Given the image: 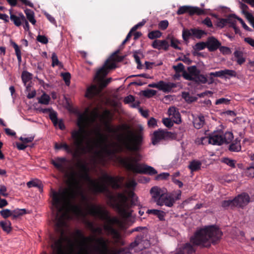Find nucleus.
Masks as SVG:
<instances>
[{
  "instance_id": "f257e3e1",
  "label": "nucleus",
  "mask_w": 254,
  "mask_h": 254,
  "mask_svg": "<svg viewBox=\"0 0 254 254\" xmlns=\"http://www.w3.org/2000/svg\"><path fill=\"white\" fill-rule=\"evenodd\" d=\"M65 158H57L52 160V164L63 173L66 179L68 185V189L56 191L51 189V196L52 204L57 211L55 230L59 235V239L55 240L51 247L56 254H64V243L71 252L73 251L74 243L70 238L71 235L67 221L70 218L69 212L71 211L77 216L84 217L85 213L80 205L73 204L71 201L77 195H80L83 200H86V197L82 191V181L88 183L92 191H102L106 189L103 184L98 182L97 180H92L89 175V168L85 162L78 160L76 166L78 168L77 172H68Z\"/></svg>"
},
{
  "instance_id": "f03ea898",
  "label": "nucleus",
  "mask_w": 254,
  "mask_h": 254,
  "mask_svg": "<svg viewBox=\"0 0 254 254\" xmlns=\"http://www.w3.org/2000/svg\"><path fill=\"white\" fill-rule=\"evenodd\" d=\"M99 114L96 109L89 114L86 111L79 115L77 121L78 128L71 132L72 147L66 143H55L57 149H64L73 158L79 160L82 155L90 153L95 149L96 156L101 160L109 158L119 150L117 143L109 140V136L101 132V126L97 119Z\"/></svg>"
},
{
  "instance_id": "7ed1b4c3",
  "label": "nucleus",
  "mask_w": 254,
  "mask_h": 254,
  "mask_svg": "<svg viewBox=\"0 0 254 254\" xmlns=\"http://www.w3.org/2000/svg\"><path fill=\"white\" fill-rule=\"evenodd\" d=\"M124 180L123 177L116 178L109 176L107 173H104L101 178V181L97 180L101 184H103L106 187V189L102 191H93V192H104L107 193L108 197L112 204L119 211L121 215L124 218H128L131 215V211L129 209V204L128 199L131 198L132 204H135L137 197L132 190H128L134 188L137 185L136 182L131 180L126 184L127 190L124 193H118L116 195L112 194L109 190L108 186H111L112 188L117 189L121 187Z\"/></svg>"
},
{
  "instance_id": "20e7f679",
  "label": "nucleus",
  "mask_w": 254,
  "mask_h": 254,
  "mask_svg": "<svg viewBox=\"0 0 254 254\" xmlns=\"http://www.w3.org/2000/svg\"><path fill=\"white\" fill-rule=\"evenodd\" d=\"M119 53L120 50L114 52L110 59L106 61L104 65L97 71L94 79L99 84L100 87H98L95 85H92L89 87L85 94L86 97L91 98L98 95L100 92L101 89L106 87L111 81L112 78H109L106 80H104V78L109 73L110 69L116 67V64L114 62L110 63V61L121 62L124 59V57L118 55Z\"/></svg>"
},
{
  "instance_id": "39448f33",
  "label": "nucleus",
  "mask_w": 254,
  "mask_h": 254,
  "mask_svg": "<svg viewBox=\"0 0 254 254\" xmlns=\"http://www.w3.org/2000/svg\"><path fill=\"white\" fill-rule=\"evenodd\" d=\"M105 128L108 132L115 134L118 130L121 129L122 132L116 134L117 140L128 150L136 151L139 149L143 139L141 131L135 133L127 125H123L115 128L111 127L107 123L105 124Z\"/></svg>"
},
{
  "instance_id": "423d86ee",
  "label": "nucleus",
  "mask_w": 254,
  "mask_h": 254,
  "mask_svg": "<svg viewBox=\"0 0 254 254\" xmlns=\"http://www.w3.org/2000/svg\"><path fill=\"white\" fill-rule=\"evenodd\" d=\"M88 211L91 215L106 221V223L103 226V228L107 232L108 235H112L116 240L120 238V234L118 231L113 228V225L115 224L118 227L122 228L123 224L120 220L116 217L110 218L108 215L107 212L100 205H90L88 206Z\"/></svg>"
},
{
  "instance_id": "0eeeda50",
  "label": "nucleus",
  "mask_w": 254,
  "mask_h": 254,
  "mask_svg": "<svg viewBox=\"0 0 254 254\" xmlns=\"http://www.w3.org/2000/svg\"><path fill=\"white\" fill-rule=\"evenodd\" d=\"M222 235V232L216 227L210 226L197 231L191 238L190 242L194 245L208 247L211 244L219 241Z\"/></svg>"
},
{
  "instance_id": "6e6552de",
  "label": "nucleus",
  "mask_w": 254,
  "mask_h": 254,
  "mask_svg": "<svg viewBox=\"0 0 254 254\" xmlns=\"http://www.w3.org/2000/svg\"><path fill=\"white\" fill-rule=\"evenodd\" d=\"M208 137V143L215 145H221L223 143L228 144L234 138L232 132H224L221 130L214 131Z\"/></svg>"
},
{
  "instance_id": "1a4fd4ad",
  "label": "nucleus",
  "mask_w": 254,
  "mask_h": 254,
  "mask_svg": "<svg viewBox=\"0 0 254 254\" xmlns=\"http://www.w3.org/2000/svg\"><path fill=\"white\" fill-rule=\"evenodd\" d=\"M125 164L131 171L135 173L149 175H154L157 174V171L153 167L145 164L133 165L132 164H129L128 162H126Z\"/></svg>"
},
{
  "instance_id": "9d476101",
  "label": "nucleus",
  "mask_w": 254,
  "mask_h": 254,
  "mask_svg": "<svg viewBox=\"0 0 254 254\" xmlns=\"http://www.w3.org/2000/svg\"><path fill=\"white\" fill-rule=\"evenodd\" d=\"M173 134L166 130L159 129L155 131L152 136V142L154 145L157 144L160 141L163 139H167L172 138Z\"/></svg>"
},
{
  "instance_id": "9b49d317",
  "label": "nucleus",
  "mask_w": 254,
  "mask_h": 254,
  "mask_svg": "<svg viewBox=\"0 0 254 254\" xmlns=\"http://www.w3.org/2000/svg\"><path fill=\"white\" fill-rule=\"evenodd\" d=\"M187 12L189 13L190 15H193L194 14L201 15L204 13V11L198 7L184 5L179 8L177 11V14L181 15Z\"/></svg>"
},
{
  "instance_id": "f8f14e48",
  "label": "nucleus",
  "mask_w": 254,
  "mask_h": 254,
  "mask_svg": "<svg viewBox=\"0 0 254 254\" xmlns=\"http://www.w3.org/2000/svg\"><path fill=\"white\" fill-rule=\"evenodd\" d=\"M234 199L235 206L242 208L247 205L250 202V196L245 192L239 194Z\"/></svg>"
},
{
  "instance_id": "ddd939ff",
  "label": "nucleus",
  "mask_w": 254,
  "mask_h": 254,
  "mask_svg": "<svg viewBox=\"0 0 254 254\" xmlns=\"http://www.w3.org/2000/svg\"><path fill=\"white\" fill-rule=\"evenodd\" d=\"M167 190L164 189L160 188L158 187H153L150 190V193L154 201L157 204L159 200L163 197Z\"/></svg>"
},
{
  "instance_id": "4468645a",
  "label": "nucleus",
  "mask_w": 254,
  "mask_h": 254,
  "mask_svg": "<svg viewBox=\"0 0 254 254\" xmlns=\"http://www.w3.org/2000/svg\"><path fill=\"white\" fill-rule=\"evenodd\" d=\"M175 202V199L172 194H168L167 192L163 195L160 200H159L158 203L156 204L159 206L165 205L166 206L171 207Z\"/></svg>"
},
{
  "instance_id": "2eb2a0df",
  "label": "nucleus",
  "mask_w": 254,
  "mask_h": 254,
  "mask_svg": "<svg viewBox=\"0 0 254 254\" xmlns=\"http://www.w3.org/2000/svg\"><path fill=\"white\" fill-rule=\"evenodd\" d=\"M168 115L173 122L177 124L181 123V115L179 110L174 106L171 107L168 110Z\"/></svg>"
},
{
  "instance_id": "dca6fc26",
  "label": "nucleus",
  "mask_w": 254,
  "mask_h": 254,
  "mask_svg": "<svg viewBox=\"0 0 254 254\" xmlns=\"http://www.w3.org/2000/svg\"><path fill=\"white\" fill-rule=\"evenodd\" d=\"M141 156L140 155L136 154L134 157H128L121 159V163L127 170H130L127 166L125 164L126 162H128L129 164H132L133 165H142V164H138L137 162L140 161Z\"/></svg>"
},
{
  "instance_id": "f3484780",
  "label": "nucleus",
  "mask_w": 254,
  "mask_h": 254,
  "mask_svg": "<svg viewBox=\"0 0 254 254\" xmlns=\"http://www.w3.org/2000/svg\"><path fill=\"white\" fill-rule=\"evenodd\" d=\"M207 48L210 52L216 50L221 46V43L214 37H209L206 42Z\"/></svg>"
},
{
  "instance_id": "a211bd4d",
  "label": "nucleus",
  "mask_w": 254,
  "mask_h": 254,
  "mask_svg": "<svg viewBox=\"0 0 254 254\" xmlns=\"http://www.w3.org/2000/svg\"><path fill=\"white\" fill-rule=\"evenodd\" d=\"M167 40V39L164 40H155L153 42L152 46L154 48L158 50L163 49L165 51H168L169 48V45Z\"/></svg>"
},
{
  "instance_id": "6ab92c4d",
  "label": "nucleus",
  "mask_w": 254,
  "mask_h": 254,
  "mask_svg": "<svg viewBox=\"0 0 254 254\" xmlns=\"http://www.w3.org/2000/svg\"><path fill=\"white\" fill-rule=\"evenodd\" d=\"M175 87H176V85L174 83L171 82H166L162 80L159 81L158 89L163 91L164 92L168 93Z\"/></svg>"
},
{
  "instance_id": "aec40b11",
  "label": "nucleus",
  "mask_w": 254,
  "mask_h": 254,
  "mask_svg": "<svg viewBox=\"0 0 254 254\" xmlns=\"http://www.w3.org/2000/svg\"><path fill=\"white\" fill-rule=\"evenodd\" d=\"M143 239V238L142 236H138L134 242L131 244V246L132 247L138 246V249L140 250L146 248L148 245V242Z\"/></svg>"
},
{
  "instance_id": "412c9836",
  "label": "nucleus",
  "mask_w": 254,
  "mask_h": 254,
  "mask_svg": "<svg viewBox=\"0 0 254 254\" xmlns=\"http://www.w3.org/2000/svg\"><path fill=\"white\" fill-rule=\"evenodd\" d=\"M222 78L230 79L233 77L239 78L237 72L235 70L224 69L221 70Z\"/></svg>"
},
{
  "instance_id": "4be33fe9",
  "label": "nucleus",
  "mask_w": 254,
  "mask_h": 254,
  "mask_svg": "<svg viewBox=\"0 0 254 254\" xmlns=\"http://www.w3.org/2000/svg\"><path fill=\"white\" fill-rule=\"evenodd\" d=\"M10 18L16 26H19L23 20H25V16L22 13H19L18 16H17L10 12Z\"/></svg>"
},
{
  "instance_id": "5701e85b",
  "label": "nucleus",
  "mask_w": 254,
  "mask_h": 254,
  "mask_svg": "<svg viewBox=\"0 0 254 254\" xmlns=\"http://www.w3.org/2000/svg\"><path fill=\"white\" fill-rule=\"evenodd\" d=\"M166 39L170 41V46L175 49L181 50V48L179 46L181 42L179 40L174 37L173 36L169 35H168Z\"/></svg>"
},
{
  "instance_id": "b1692460",
  "label": "nucleus",
  "mask_w": 254,
  "mask_h": 254,
  "mask_svg": "<svg viewBox=\"0 0 254 254\" xmlns=\"http://www.w3.org/2000/svg\"><path fill=\"white\" fill-rule=\"evenodd\" d=\"M205 123L204 117L203 116H198L193 119V124L195 128L199 129L201 128Z\"/></svg>"
},
{
  "instance_id": "393cba45",
  "label": "nucleus",
  "mask_w": 254,
  "mask_h": 254,
  "mask_svg": "<svg viewBox=\"0 0 254 254\" xmlns=\"http://www.w3.org/2000/svg\"><path fill=\"white\" fill-rule=\"evenodd\" d=\"M229 150L232 152H240L241 150L240 140L235 139L229 146Z\"/></svg>"
},
{
  "instance_id": "a878e982",
  "label": "nucleus",
  "mask_w": 254,
  "mask_h": 254,
  "mask_svg": "<svg viewBox=\"0 0 254 254\" xmlns=\"http://www.w3.org/2000/svg\"><path fill=\"white\" fill-rule=\"evenodd\" d=\"M147 213L157 216L160 220H164L165 215L164 211L157 209H148Z\"/></svg>"
},
{
  "instance_id": "bb28decb",
  "label": "nucleus",
  "mask_w": 254,
  "mask_h": 254,
  "mask_svg": "<svg viewBox=\"0 0 254 254\" xmlns=\"http://www.w3.org/2000/svg\"><path fill=\"white\" fill-rule=\"evenodd\" d=\"M234 57L237 58V63L241 65L246 61V59L243 57V53L241 51L236 50L234 53Z\"/></svg>"
},
{
  "instance_id": "cd10ccee",
  "label": "nucleus",
  "mask_w": 254,
  "mask_h": 254,
  "mask_svg": "<svg viewBox=\"0 0 254 254\" xmlns=\"http://www.w3.org/2000/svg\"><path fill=\"white\" fill-rule=\"evenodd\" d=\"M25 13L26 15L27 19L33 24L35 25L36 23V20L34 17V12L29 9H26L25 10Z\"/></svg>"
},
{
  "instance_id": "c85d7f7f",
  "label": "nucleus",
  "mask_w": 254,
  "mask_h": 254,
  "mask_svg": "<svg viewBox=\"0 0 254 254\" xmlns=\"http://www.w3.org/2000/svg\"><path fill=\"white\" fill-rule=\"evenodd\" d=\"M179 253H182L183 254H193L194 253V250L190 244L187 243L183 247V250Z\"/></svg>"
},
{
  "instance_id": "c756f323",
  "label": "nucleus",
  "mask_w": 254,
  "mask_h": 254,
  "mask_svg": "<svg viewBox=\"0 0 254 254\" xmlns=\"http://www.w3.org/2000/svg\"><path fill=\"white\" fill-rule=\"evenodd\" d=\"M201 166V163L198 160H193L190 162L189 166V169L192 172L196 171L200 169Z\"/></svg>"
},
{
  "instance_id": "7c9ffc66",
  "label": "nucleus",
  "mask_w": 254,
  "mask_h": 254,
  "mask_svg": "<svg viewBox=\"0 0 254 254\" xmlns=\"http://www.w3.org/2000/svg\"><path fill=\"white\" fill-rule=\"evenodd\" d=\"M50 100V96L44 93L40 98H38V103L41 104L48 105L49 103Z\"/></svg>"
},
{
  "instance_id": "2f4dec72",
  "label": "nucleus",
  "mask_w": 254,
  "mask_h": 254,
  "mask_svg": "<svg viewBox=\"0 0 254 254\" xmlns=\"http://www.w3.org/2000/svg\"><path fill=\"white\" fill-rule=\"evenodd\" d=\"M52 66L54 67L55 66H59L60 67H63V65L59 60L57 55L55 53H53L52 55Z\"/></svg>"
},
{
  "instance_id": "473e14b6",
  "label": "nucleus",
  "mask_w": 254,
  "mask_h": 254,
  "mask_svg": "<svg viewBox=\"0 0 254 254\" xmlns=\"http://www.w3.org/2000/svg\"><path fill=\"white\" fill-rule=\"evenodd\" d=\"M32 74L28 71H24L22 73L21 78L25 85L32 79Z\"/></svg>"
},
{
  "instance_id": "72a5a7b5",
  "label": "nucleus",
  "mask_w": 254,
  "mask_h": 254,
  "mask_svg": "<svg viewBox=\"0 0 254 254\" xmlns=\"http://www.w3.org/2000/svg\"><path fill=\"white\" fill-rule=\"evenodd\" d=\"M0 226L4 231L9 232L11 231V223L9 221H0Z\"/></svg>"
},
{
  "instance_id": "f704fd0d",
  "label": "nucleus",
  "mask_w": 254,
  "mask_h": 254,
  "mask_svg": "<svg viewBox=\"0 0 254 254\" xmlns=\"http://www.w3.org/2000/svg\"><path fill=\"white\" fill-rule=\"evenodd\" d=\"M194 81H195L196 83H202V84H205L207 82L208 79L207 78L206 76L203 75V74H201L199 73L194 78Z\"/></svg>"
},
{
  "instance_id": "c9c22d12",
  "label": "nucleus",
  "mask_w": 254,
  "mask_h": 254,
  "mask_svg": "<svg viewBox=\"0 0 254 254\" xmlns=\"http://www.w3.org/2000/svg\"><path fill=\"white\" fill-rule=\"evenodd\" d=\"M232 16H230L227 18L225 19H221L220 20V21L217 23V26L220 28H223L224 27L227 23H233L232 22H231V18Z\"/></svg>"
},
{
  "instance_id": "e433bc0d",
  "label": "nucleus",
  "mask_w": 254,
  "mask_h": 254,
  "mask_svg": "<svg viewBox=\"0 0 254 254\" xmlns=\"http://www.w3.org/2000/svg\"><path fill=\"white\" fill-rule=\"evenodd\" d=\"M189 72L193 77L194 78L200 73V70L195 66H191L188 68Z\"/></svg>"
},
{
  "instance_id": "4c0bfd02",
  "label": "nucleus",
  "mask_w": 254,
  "mask_h": 254,
  "mask_svg": "<svg viewBox=\"0 0 254 254\" xmlns=\"http://www.w3.org/2000/svg\"><path fill=\"white\" fill-rule=\"evenodd\" d=\"M162 33L160 31L155 30L149 32L148 34V37L150 39H154L160 37Z\"/></svg>"
},
{
  "instance_id": "58836bf2",
  "label": "nucleus",
  "mask_w": 254,
  "mask_h": 254,
  "mask_svg": "<svg viewBox=\"0 0 254 254\" xmlns=\"http://www.w3.org/2000/svg\"><path fill=\"white\" fill-rule=\"evenodd\" d=\"M222 206L224 208L235 206L234 204V199H228L223 201L222 202Z\"/></svg>"
},
{
  "instance_id": "ea45409f",
  "label": "nucleus",
  "mask_w": 254,
  "mask_h": 254,
  "mask_svg": "<svg viewBox=\"0 0 254 254\" xmlns=\"http://www.w3.org/2000/svg\"><path fill=\"white\" fill-rule=\"evenodd\" d=\"M191 35H192V29H191L190 30H183L182 37L184 40L187 41Z\"/></svg>"
},
{
  "instance_id": "a19ab883",
  "label": "nucleus",
  "mask_w": 254,
  "mask_h": 254,
  "mask_svg": "<svg viewBox=\"0 0 254 254\" xmlns=\"http://www.w3.org/2000/svg\"><path fill=\"white\" fill-rule=\"evenodd\" d=\"M49 116L54 125L57 126V124L58 123L57 113L54 111H50Z\"/></svg>"
},
{
  "instance_id": "79ce46f5",
  "label": "nucleus",
  "mask_w": 254,
  "mask_h": 254,
  "mask_svg": "<svg viewBox=\"0 0 254 254\" xmlns=\"http://www.w3.org/2000/svg\"><path fill=\"white\" fill-rule=\"evenodd\" d=\"M12 213V216L14 218H16L19 216L22 215L26 213V209H17L11 211Z\"/></svg>"
},
{
  "instance_id": "37998d69",
  "label": "nucleus",
  "mask_w": 254,
  "mask_h": 254,
  "mask_svg": "<svg viewBox=\"0 0 254 254\" xmlns=\"http://www.w3.org/2000/svg\"><path fill=\"white\" fill-rule=\"evenodd\" d=\"M205 34V32L201 30H198L196 29H192V35H194L196 38L200 39L202 36Z\"/></svg>"
},
{
  "instance_id": "c03bdc74",
  "label": "nucleus",
  "mask_w": 254,
  "mask_h": 254,
  "mask_svg": "<svg viewBox=\"0 0 254 254\" xmlns=\"http://www.w3.org/2000/svg\"><path fill=\"white\" fill-rule=\"evenodd\" d=\"M157 91L155 90L147 89L143 91V95L147 97L150 98L156 95Z\"/></svg>"
},
{
  "instance_id": "a18cd8bd",
  "label": "nucleus",
  "mask_w": 254,
  "mask_h": 254,
  "mask_svg": "<svg viewBox=\"0 0 254 254\" xmlns=\"http://www.w3.org/2000/svg\"><path fill=\"white\" fill-rule=\"evenodd\" d=\"M222 161L230 167H235V166L236 161L234 160L228 158H224L222 159Z\"/></svg>"
},
{
  "instance_id": "49530a36",
  "label": "nucleus",
  "mask_w": 254,
  "mask_h": 254,
  "mask_svg": "<svg viewBox=\"0 0 254 254\" xmlns=\"http://www.w3.org/2000/svg\"><path fill=\"white\" fill-rule=\"evenodd\" d=\"M139 52L135 51V52H134L133 56V57L134 58V60H135L136 63L137 64V68L138 69H140L142 68V64H141V62L140 60V57L138 55V54H139Z\"/></svg>"
},
{
  "instance_id": "de8ad7c7",
  "label": "nucleus",
  "mask_w": 254,
  "mask_h": 254,
  "mask_svg": "<svg viewBox=\"0 0 254 254\" xmlns=\"http://www.w3.org/2000/svg\"><path fill=\"white\" fill-rule=\"evenodd\" d=\"M63 79L65 81V84L69 86L70 84V74L69 72L62 73Z\"/></svg>"
},
{
  "instance_id": "09e8293b",
  "label": "nucleus",
  "mask_w": 254,
  "mask_h": 254,
  "mask_svg": "<svg viewBox=\"0 0 254 254\" xmlns=\"http://www.w3.org/2000/svg\"><path fill=\"white\" fill-rule=\"evenodd\" d=\"M171 118H165L163 119L162 122L164 125L167 127H171L174 125L173 121Z\"/></svg>"
},
{
  "instance_id": "8fccbe9b",
  "label": "nucleus",
  "mask_w": 254,
  "mask_h": 254,
  "mask_svg": "<svg viewBox=\"0 0 254 254\" xmlns=\"http://www.w3.org/2000/svg\"><path fill=\"white\" fill-rule=\"evenodd\" d=\"M219 50L223 55H230L231 54L232 51L229 47L225 46H220L219 47Z\"/></svg>"
},
{
  "instance_id": "3c124183",
  "label": "nucleus",
  "mask_w": 254,
  "mask_h": 254,
  "mask_svg": "<svg viewBox=\"0 0 254 254\" xmlns=\"http://www.w3.org/2000/svg\"><path fill=\"white\" fill-rule=\"evenodd\" d=\"M195 142L197 144H205L207 143H208V139L207 136H204L201 137L200 138H197Z\"/></svg>"
},
{
  "instance_id": "603ef678",
  "label": "nucleus",
  "mask_w": 254,
  "mask_h": 254,
  "mask_svg": "<svg viewBox=\"0 0 254 254\" xmlns=\"http://www.w3.org/2000/svg\"><path fill=\"white\" fill-rule=\"evenodd\" d=\"M91 225V230L92 232L97 233L98 235H102L103 234V228L101 227H94L92 224Z\"/></svg>"
},
{
  "instance_id": "864d4df0",
  "label": "nucleus",
  "mask_w": 254,
  "mask_h": 254,
  "mask_svg": "<svg viewBox=\"0 0 254 254\" xmlns=\"http://www.w3.org/2000/svg\"><path fill=\"white\" fill-rule=\"evenodd\" d=\"M1 215L4 218H6L12 215L11 211L8 209H5L0 211Z\"/></svg>"
},
{
  "instance_id": "5fc2aeb1",
  "label": "nucleus",
  "mask_w": 254,
  "mask_h": 254,
  "mask_svg": "<svg viewBox=\"0 0 254 254\" xmlns=\"http://www.w3.org/2000/svg\"><path fill=\"white\" fill-rule=\"evenodd\" d=\"M205 47H207L206 43L199 42L195 45L194 49L195 50L200 51L204 49Z\"/></svg>"
},
{
  "instance_id": "6e6d98bb",
  "label": "nucleus",
  "mask_w": 254,
  "mask_h": 254,
  "mask_svg": "<svg viewBox=\"0 0 254 254\" xmlns=\"http://www.w3.org/2000/svg\"><path fill=\"white\" fill-rule=\"evenodd\" d=\"M37 40L44 44H46L48 42V38L44 35H38L37 37Z\"/></svg>"
},
{
  "instance_id": "4d7b16f0",
  "label": "nucleus",
  "mask_w": 254,
  "mask_h": 254,
  "mask_svg": "<svg viewBox=\"0 0 254 254\" xmlns=\"http://www.w3.org/2000/svg\"><path fill=\"white\" fill-rule=\"evenodd\" d=\"M168 25L169 22L167 20L161 21L158 24L159 28H160L162 30H165L166 29H167Z\"/></svg>"
},
{
  "instance_id": "13d9d810",
  "label": "nucleus",
  "mask_w": 254,
  "mask_h": 254,
  "mask_svg": "<svg viewBox=\"0 0 254 254\" xmlns=\"http://www.w3.org/2000/svg\"><path fill=\"white\" fill-rule=\"evenodd\" d=\"M147 124L149 127L154 128L157 126V120L152 117L148 120Z\"/></svg>"
},
{
  "instance_id": "bf43d9fd",
  "label": "nucleus",
  "mask_w": 254,
  "mask_h": 254,
  "mask_svg": "<svg viewBox=\"0 0 254 254\" xmlns=\"http://www.w3.org/2000/svg\"><path fill=\"white\" fill-rule=\"evenodd\" d=\"M246 174L248 177L251 178L254 177V167L248 168L246 171Z\"/></svg>"
},
{
  "instance_id": "052dcab7",
  "label": "nucleus",
  "mask_w": 254,
  "mask_h": 254,
  "mask_svg": "<svg viewBox=\"0 0 254 254\" xmlns=\"http://www.w3.org/2000/svg\"><path fill=\"white\" fill-rule=\"evenodd\" d=\"M173 67L177 72H180L184 69V66L182 63H179L177 65H174Z\"/></svg>"
},
{
  "instance_id": "680f3d73",
  "label": "nucleus",
  "mask_w": 254,
  "mask_h": 254,
  "mask_svg": "<svg viewBox=\"0 0 254 254\" xmlns=\"http://www.w3.org/2000/svg\"><path fill=\"white\" fill-rule=\"evenodd\" d=\"M229 102V100L228 99L222 98H220L216 101L215 104L216 105H219V104H227Z\"/></svg>"
},
{
  "instance_id": "e2e57ef3",
  "label": "nucleus",
  "mask_w": 254,
  "mask_h": 254,
  "mask_svg": "<svg viewBox=\"0 0 254 254\" xmlns=\"http://www.w3.org/2000/svg\"><path fill=\"white\" fill-rule=\"evenodd\" d=\"M19 139L24 143H29L32 142L34 139V137L30 136L27 137H20Z\"/></svg>"
},
{
  "instance_id": "0e129e2a",
  "label": "nucleus",
  "mask_w": 254,
  "mask_h": 254,
  "mask_svg": "<svg viewBox=\"0 0 254 254\" xmlns=\"http://www.w3.org/2000/svg\"><path fill=\"white\" fill-rule=\"evenodd\" d=\"M183 76L187 80L194 81V78L190 75L189 71L188 72H184L183 74Z\"/></svg>"
},
{
  "instance_id": "69168bd1",
  "label": "nucleus",
  "mask_w": 254,
  "mask_h": 254,
  "mask_svg": "<svg viewBox=\"0 0 254 254\" xmlns=\"http://www.w3.org/2000/svg\"><path fill=\"white\" fill-rule=\"evenodd\" d=\"M202 23L208 27H212V22L210 18L209 17H206L205 19H204Z\"/></svg>"
},
{
  "instance_id": "338daca9",
  "label": "nucleus",
  "mask_w": 254,
  "mask_h": 254,
  "mask_svg": "<svg viewBox=\"0 0 254 254\" xmlns=\"http://www.w3.org/2000/svg\"><path fill=\"white\" fill-rule=\"evenodd\" d=\"M248 19L251 21L252 25L254 23V18L252 14L249 12H246L244 14Z\"/></svg>"
},
{
  "instance_id": "774afa93",
  "label": "nucleus",
  "mask_w": 254,
  "mask_h": 254,
  "mask_svg": "<svg viewBox=\"0 0 254 254\" xmlns=\"http://www.w3.org/2000/svg\"><path fill=\"white\" fill-rule=\"evenodd\" d=\"M244 41L250 45L251 46L254 47V40L250 37H247L244 39Z\"/></svg>"
}]
</instances>
